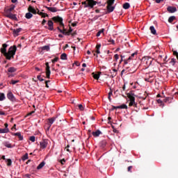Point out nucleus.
Returning a JSON list of instances; mask_svg holds the SVG:
<instances>
[{
    "instance_id": "1",
    "label": "nucleus",
    "mask_w": 178,
    "mask_h": 178,
    "mask_svg": "<svg viewBox=\"0 0 178 178\" xmlns=\"http://www.w3.org/2000/svg\"><path fill=\"white\" fill-rule=\"evenodd\" d=\"M6 48H8V44H6V43L3 44L2 47L0 49V52L6 56V58L8 59V60H10L16 54L17 47H16V46L10 47L8 52H6Z\"/></svg>"
},
{
    "instance_id": "2",
    "label": "nucleus",
    "mask_w": 178,
    "mask_h": 178,
    "mask_svg": "<svg viewBox=\"0 0 178 178\" xmlns=\"http://www.w3.org/2000/svg\"><path fill=\"white\" fill-rule=\"evenodd\" d=\"M127 95L129 99V106H134V108H137V103L136 102V97H134V94L127 93Z\"/></svg>"
},
{
    "instance_id": "3",
    "label": "nucleus",
    "mask_w": 178,
    "mask_h": 178,
    "mask_svg": "<svg viewBox=\"0 0 178 178\" xmlns=\"http://www.w3.org/2000/svg\"><path fill=\"white\" fill-rule=\"evenodd\" d=\"M52 20L54 23H59L60 27H64L63 18L59 16H56V17H53Z\"/></svg>"
},
{
    "instance_id": "4",
    "label": "nucleus",
    "mask_w": 178,
    "mask_h": 178,
    "mask_svg": "<svg viewBox=\"0 0 178 178\" xmlns=\"http://www.w3.org/2000/svg\"><path fill=\"white\" fill-rule=\"evenodd\" d=\"M86 2H88V6H84V8H90V9H92L98 3V2L94 0H86Z\"/></svg>"
},
{
    "instance_id": "5",
    "label": "nucleus",
    "mask_w": 178,
    "mask_h": 178,
    "mask_svg": "<svg viewBox=\"0 0 178 178\" xmlns=\"http://www.w3.org/2000/svg\"><path fill=\"white\" fill-rule=\"evenodd\" d=\"M51 67H49V63H46V77L47 79H51Z\"/></svg>"
},
{
    "instance_id": "6",
    "label": "nucleus",
    "mask_w": 178,
    "mask_h": 178,
    "mask_svg": "<svg viewBox=\"0 0 178 178\" xmlns=\"http://www.w3.org/2000/svg\"><path fill=\"white\" fill-rule=\"evenodd\" d=\"M40 148L42 149H45L47 147H48V140L47 139H43L40 143Z\"/></svg>"
},
{
    "instance_id": "7",
    "label": "nucleus",
    "mask_w": 178,
    "mask_h": 178,
    "mask_svg": "<svg viewBox=\"0 0 178 178\" xmlns=\"http://www.w3.org/2000/svg\"><path fill=\"white\" fill-rule=\"evenodd\" d=\"M7 98L10 99L12 102H15L16 101V98L15 97V95H13V93L10 91H9L7 94Z\"/></svg>"
},
{
    "instance_id": "8",
    "label": "nucleus",
    "mask_w": 178,
    "mask_h": 178,
    "mask_svg": "<svg viewBox=\"0 0 178 178\" xmlns=\"http://www.w3.org/2000/svg\"><path fill=\"white\" fill-rule=\"evenodd\" d=\"M56 120V117L50 118L47 120V124L49 126L48 129L51 128V126L54 124V122Z\"/></svg>"
},
{
    "instance_id": "9",
    "label": "nucleus",
    "mask_w": 178,
    "mask_h": 178,
    "mask_svg": "<svg viewBox=\"0 0 178 178\" xmlns=\"http://www.w3.org/2000/svg\"><path fill=\"white\" fill-rule=\"evenodd\" d=\"M124 72H129V73H136V72H137V68L134 67V69L132 70L131 69L129 70V67H127L126 69H124L122 70L121 74H123V73H124Z\"/></svg>"
},
{
    "instance_id": "10",
    "label": "nucleus",
    "mask_w": 178,
    "mask_h": 178,
    "mask_svg": "<svg viewBox=\"0 0 178 178\" xmlns=\"http://www.w3.org/2000/svg\"><path fill=\"white\" fill-rule=\"evenodd\" d=\"M136 55H137V52H135V53L132 54L131 55V56H129L128 58V59L124 60V65H127V63H129V62H130V60H132L133 58H134V56H136Z\"/></svg>"
},
{
    "instance_id": "11",
    "label": "nucleus",
    "mask_w": 178,
    "mask_h": 178,
    "mask_svg": "<svg viewBox=\"0 0 178 178\" xmlns=\"http://www.w3.org/2000/svg\"><path fill=\"white\" fill-rule=\"evenodd\" d=\"M113 4H107L106 9L107 12L106 13H111V12H113L115 10V7L112 6Z\"/></svg>"
},
{
    "instance_id": "12",
    "label": "nucleus",
    "mask_w": 178,
    "mask_h": 178,
    "mask_svg": "<svg viewBox=\"0 0 178 178\" xmlns=\"http://www.w3.org/2000/svg\"><path fill=\"white\" fill-rule=\"evenodd\" d=\"M145 59L147 67H149V66L152 65V58L149 57H146Z\"/></svg>"
},
{
    "instance_id": "13",
    "label": "nucleus",
    "mask_w": 178,
    "mask_h": 178,
    "mask_svg": "<svg viewBox=\"0 0 178 178\" xmlns=\"http://www.w3.org/2000/svg\"><path fill=\"white\" fill-rule=\"evenodd\" d=\"M167 10L169 12V13H175V12H177V8L173 6H168L167 8Z\"/></svg>"
},
{
    "instance_id": "14",
    "label": "nucleus",
    "mask_w": 178,
    "mask_h": 178,
    "mask_svg": "<svg viewBox=\"0 0 178 178\" xmlns=\"http://www.w3.org/2000/svg\"><path fill=\"white\" fill-rule=\"evenodd\" d=\"M47 24L49 26L48 30L50 31H54V22H52V20H49Z\"/></svg>"
},
{
    "instance_id": "15",
    "label": "nucleus",
    "mask_w": 178,
    "mask_h": 178,
    "mask_svg": "<svg viewBox=\"0 0 178 178\" xmlns=\"http://www.w3.org/2000/svg\"><path fill=\"white\" fill-rule=\"evenodd\" d=\"M46 9H47V10H49V12H52L53 13H56V12L58 11V8H56V7H48V6H45Z\"/></svg>"
},
{
    "instance_id": "16",
    "label": "nucleus",
    "mask_w": 178,
    "mask_h": 178,
    "mask_svg": "<svg viewBox=\"0 0 178 178\" xmlns=\"http://www.w3.org/2000/svg\"><path fill=\"white\" fill-rule=\"evenodd\" d=\"M28 11L30 13H33V15H37V10H35V8L31 6H29V8H28Z\"/></svg>"
},
{
    "instance_id": "17",
    "label": "nucleus",
    "mask_w": 178,
    "mask_h": 178,
    "mask_svg": "<svg viewBox=\"0 0 178 178\" xmlns=\"http://www.w3.org/2000/svg\"><path fill=\"white\" fill-rule=\"evenodd\" d=\"M173 100V97H167L165 99H163V102L171 104L172 101Z\"/></svg>"
},
{
    "instance_id": "18",
    "label": "nucleus",
    "mask_w": 178,
    "mask_h": 178,
    "mask_svg": "<svg viewBox=\"0 0 178 178\" xmlns=\"http://www.w3.org/2000/svg\"><path fill=\"white\" fill-rule=\"evenodd\" d=\"M13 136H15L18 137V138L20 141H22V140H23V136H22V133H20V132L13 133Z\"/></svg>"
},
{
    "instance_id": "19",
    "label": "nucleus",
    "mask_w": 178,
    "mask_h": 178,
    "mask_svg": "<svg viewBox=\"0 0 178 178\" xmlns=\"http://www.w3.org/2000/svg\"><path fill=\"white\" fill-rule=\"evenodd\" d=\"M20 31H22V28L14 29L13 34H14L15 37H17V35H19V33H20Z\"/></svg>"
},
{
    "instance_id": "20",
    "label": "nucleus",
    "mask_w": 178,
    "mask_h": 178,
    "mask_svg": "<svg viewBox=\"0 0 178 178\" xmlns=\"http://www.w3.org/2000/svg\"><path fill=\"white\" fill-rule=\"evenodd\" d=\"M92 134L93 137H99V135L102 134V132H101V131H99V130H97L95 132L93 131L92 133Z\"/></svg>"
},
{
    "instance_id": "21",
    "label": "nucleus",
    "mask_w": 178,
    "mask_h": 178,
    "mask_svg": "<svg viewBox=\"0 0 178 178\" xmlns=\"http://www.w3.org/2000/svg\"><path fill=\"white\" fill-rule=\"evenodd\" d=\"M149 30H150L152 34H153L154 35H156V30L155 29V27H154V26H151L149 27Z\"/></svg>"
},
{
    "instance_id": "22",
    "label": "nucleus",
    "mask_w": 178,
    "mask_h": 178,
    "mask_svg": "<svg viewBox=\"0 0 178 178\" xmlns=\"http://www.w3.org/2000/svg\"><path fill=\"white\" fill-rule=\"evenodd\" d=\"M17 69H16L15 67H9L8 69V73H15V72H17Z\"/></svg>"
},
{
    "instance_id": "23",
    "label": "nucleus",
    "mask_w": 178,
    "mask_h": 178,
    "mask_svg": "<svg viewBox=\"0 0 178 178\" xmlns=\"http://www.w3.org/2000/svg\"><path fill=\"white\" fill-rule=\"evenodd\" d=\"M7 13V17H8L9 19H15L16 18V15L12 14V13Z\"/></svg>"
},
{
    "instance_id": "24",
    "label": "nucleus",
    "mask_w": 178,
    "mask_h": 178,
    "mask_svg": "<svg viewBox=\"0 0 178 178\" xmlns=\"http://www.w3.org/2000/svg\"><path fill=\"white\" fill-rule=\"evenodd\" d=\"M45 166V163L44 161L41 162L37 167L38 170H40V169H42Z\"/></svg>"
},
{
    "instance_id": "25",
    "label": "nucleus",
    "mask_w": 178,
    "mask_h": 178,
    "mask_svg": "<svg viewBox=\"0 0 178 178\" xmlns=\"http://www.w3.org/2000/svg\"><path fill=\"white\" fill-rule=\"evenodd\" d=\"M106 140H102L100 142V147H102V148H105V147H106Z\"/></svg>"
},
{
    "instance_id": "26",
    "label": "nucleus",
    "mask_w": 178,
    "mask_h": 178,
    "mask_svg": "<svg viewBox=\"0 0 178 178\" xmlns=\"http://www.w3.org/2000/svg\"><path fill=\"white\" fill-rule=\"evenodd\" d=\"M3 144L7 148H12V144L9 143V142H3Z\"/></svg>"
},
{
    "instance_id": "27",
    "label": "nucleus",
    "mask_w": 178,
    "mask_h": 178,
    "mask_svg": "<svg viewBox=\"0 0 178 178\" xmlns=\"http://www.w3.org/2000/svg\"><path fill=\"white\" fill-rule=\"evenodd\" d=\"M14 10H15V5H12V6H10V8H8V9L6 10V13H11V12L13 11Z\"/></svg>"
},
{
    "instance_id": "28",
    "label": "nucleus",
    "mask_w": 178,
    "mask_h": 178,
    "mask_svg": "<svg viewBox=\"0 0 178 178\" xmlns=\"http://www.w3.org/2000/svg\"><path fill=\"white\" fill-rule=\"evenodd\" d=\"M60 59H62V60H66V59H67V55L65 53L62 54L60 56Z\"/></svg>"
},
{
    "instance_id": "29",
    "label": "nucleus",
    "mask_w": 178,
    "mask_h": 178,
    "mask_svg": "<svg viewBox=\"0 0 178 178\" xmlns=\"http://www.w3.org/2000/svg\"><path fill=\"white\" fill-rule=\"evenodd\" d=\"M92 74L95 80H98L99 79V74H95V72H92Z\"/></svg>"
},
{
    "instance_id": "30",
    "label": "nucleus",
    "mask_w": 178,
    "mask_h": 178,
    "mask_svg": "<svg viewBox=\"0 0 178 178\" xmlns=\"http://www.w3.org/2000/svg\"><path fill=\"white\" fill-rule=\"evenodd\" d=\"M25 17L26 19H31V17H33V14H31V13H27L26 15H25Z\"/></svg>"
},
{
    "instance_id": "31",
    "label": "nucleus",
    "mask_w": 178,
    "mask_h": 178,
    "mask_svg": "<svg viewBox=\"0 0 178 178\" xmlns=\"http://www.w3.org/2000/svg\"><path fill=\"white\" fill-rule=\"evenodd\" d=\"M104 31H105V29H102L100 31H99L97 33L96 36H97V37H99V35H101V34H104Z\"/></svg>"
},
{
    "instance_id": "32",
    "label": "nucleus",
    "mask_w": 178,
    "mask_h": 178,
    "mask_svg": "<svg viewBox=\"0 0 178 178\" xmlns=\"http://www.w3.org/2000/svg\"><path fill=\"white\" fill-rule=\"evenodd\" d=\"M118 109H127V105L122 104L121 106H118Z\"/></svg>"
},
{
    "instance_id": "33",
    "label": "nucleus",
    "mask_w": 178,
    "mask_h": 178,
    "mask_svg": "<svg viewBox=\"0 0 178 178\" xmlns=\"http://www.w3.org/2000/svg\"><path fill=\"white\" fill-rule=\"evenodd\" d=\"M6 162L7 163V166H12V159H6Z\"/></svg>"
},
{
    "instance_id": "34",
    "label": "nucleus",
    "mask_w": 178,
    "mask_h": 178,
    "mask_svg": "<svg viewBox=\"0 0 178 178\" xmlns=\"http://www.w3.org/2000/svg\"><path fill=\"white\" fill-rule=\"evenodd\" d=\"M176 62H177V60H176L175 58H172L171 60L170 61V64L172 65V66H175Z\"/></svg>"
},
{
    "instance_id": "35",
    "label": "nucleus",
    "mask_w": 178,
    "mask_h": 178,
    "mask_svg": "<svg viewBox=\"0 0 178 178\" xmlns=\"http://www.w3.org/2000/svg\"><path fill=\"white\" fill-rule=\"evenodd\" d=\"M176 19V17L175 16H171L168 18V22L169 23H172L173 20H175Z\"/></svg>"
},
{
    "instance_id": "36",
    "label": "nucleus",
    "mask_w": 178,
    "mask_h": 178,
    "mask_svg": "<svg viewBox=\"0 0 178 178\" xmlns=\"http://www.w3.org/2000/svg\"><path fill=\"white\" fill-rule=\"evenodd\" d=\"M22 161L29 159V154L26 153L24 156H22Z\"/></svg>"
},
{
    "instance_id": "37",
    "label": "nucleus",
    "mask_w": 178,
    "mask_h": 178,
    "mask_svg": "<svg viewBox=\"0 0 178 178\" xmlns=\"http://www.w3.org/2000/svg\"><path fill=\"white\" fill-rule=\"evenodd\" d=\"M158 104H160V106L163 108L165 106V104H163V101L161 100V99H157Z\"/></svg>"
},
{
    "instance_id": "38",
    "label": "nucleus",
    "mask_w": 178,
    "mask_h": 178,
    "mask_svg": "<svg viewBox=\"0 0 178 178\" xmlns=\"http://www.w3.org/2000/svg\"><path fill=\"white\" fill-rule=\"evenodd\" d=\"M124 9H129L130 8V3H125L123 4Z\"/></svg>"
},
{
    "instance_id": "39",
    "label": "nucleus",
    "mask_w": 178,
    "mask_h": 178,
    "mask_svg": "<svg viewBox=\"0 0 178 178\" xmlns=\"http://www.w3.org/2000/svg\"><path fill=\"white\" fill-rule=\"evenodd\" d=\"M105 3H107V5H113V3H115V0H107Z\"/></svg>"
},
{
    "instance_id": "40",
    "label": "nucleus",
    "mask_w": 178,
    "mask_h": 178,
    "mask_svg": "<svg viewBox=\"0 0 178 178\" xmlns=\"http://www.w3.org/2000/svg\"><path fill=\"white\" fill-rule=\"evenodd\" d=\"M49 49H50V48H49V46H48V45L43 46L42 47V51H49Z\"/></svg>"
},
{
    "instance_id": "41",
    "label": "nucleus",
    "mask_w": 178,
    "mask_h": 178,
    "mask_svg": "<svg viewBox=\"0 0 178 178\" xmlns=\"http://www.w3.org/2000/svg\"><path fill=\"white\" fill-rule=\"evenodd\" d=\"M5 99V94L0 92V101H3Z\"/></svg>"
},
{
    "instance_id": "42",
    "label": "nucleus",
    "mask_w": 178,
    "mask_h": 178,
    "mask_svg": "<svg viewBox=\"0 0 178 178\" xmlns=\"http://www.w3.org/2000/svg\"><path fill=\"white\" fill-rule=\"evenodd\" d=\"M4 126H5L4 130L7 131V133H9V128H8V126L9 125L8 124V123H5Z\"/></svg>"
},
{
    "instance_id": "43",
    "label": "nucleus",
    "mask_w": 178,
    "mask_h": 178,
    "mask_svg": "<svg viewBox=\"0 0 178 178\" xmlns=\"http://www.w3.org/2000/svg\"><path fill=\"white\" fill-rule=\"evenodd\" d=\"M30 141H32V143H34L35 141V136H33L29 138Z\"/></svg>"
},
{
    "instance_id": "44",
    "label": "nucleus",
    "mask_w": 178,
    "mask_h": 178,
    "mask_svg": "<svg viewBox=\"0 0 178 178\" xmlns=\"http://www.w3.org/2000/svg\"><path fill=\"white\" fill-rule=\"evenodd\" d=\"M63 28L62 30H60V33H62V34H63V32L65 31V33H66L67 31L66 30V29H65V25L64 26H61Z\"/></svg>"
},
{
    "instance_id": "45",
    "label": "nucleus",
    "mask_w": 178,
    "mask_h": 178,
    "mask_svg": "<svg viewBox=\"0 0 178 178\" xmlns=\"http://www.w3.org/2000/svg\"><path fill=\"white\" fill-rule=\"evenodd\" d=\"M17 83H19V80H17V81L11 80V82L10 83L15 85V84H17Z\"/></svg>"
},
{
    "instance_id": "46",
    "label": "nucleus",
    "mask_w": 178,
    "mask_h": 178,
    "mask_svg": "<svg viewBox=\"0 0 178 178\" xmlns=\"http://www.w3.org/2000/svg\"><path fill=\"white\" fill-rule=\"evenodd\" d=\"M58 60H59V58L56 57L54 59L51 60V62H52V63H55V62H58Z\"/></svg>"
},
{
    "instance_id": "47",
    "label": "nucleus",
    "mask_w": 178,
    "mask_h": 178,
    "mask_svg": "<svg viewBox=\"0 0 178 178\" xmlns=\"http://www.w3.org/2000/svg\"><path fill=\"white\" fill-rule=\"evenodd\" d=\"M37 79L39 81H44V79L41 78V75H38Z\"/></svg>"
},
{
    "instance_id": "48",
    "label": "nucleus",
    "mask_w": 178,
    "mask_h": 178,
    "mask_svg": "<svg viewBox=\"0 0 178 178\" xmlns=\"http://www.w3.org/2000/svg\"><path fill=\"white\" fill-rule=\"evenodd\" d=\"M33 113H35V109L34 111H31L30 113H29L26 116H31V115H33Z\"/></svg>"
},
{
    "instance_id": "49",
    "label": "nucleus",
    "mask_w": 178,
    "mask_h": 178,
    "mask_svg": "<svg viewBox=\"0 0 178 178\" xmlns=\"http://www.w3.org/2000/svg\"><path fill=\"white\" fill-rule=\"evenodd\" d=\"M3 133H8L6 129H0V134H3Z\"/></svg>"
},
{
    "instance_id": "50",
    "label": "nucleus",
    "mask_w": 178,
    "mask_h": 178,
    "mask_svg": "<svg viewBox=\"0 0 178 178\" xmlns=\"http://www.w3.org/2000/svg\"><path fill=\"white\" fill-rule=\"evenodd\" d=\"M82 5H84V6H88V2H87V0H86L85 1H83L81 3Z\"/></svg>"
},
{
    "instance_id": "51",
    "label": "nucleus",
    "mask_w": 178,
    "mask_h": 178,
    "mask_svg": "<svg viewBox=\"0 0 178 178\" xmlns=\"http://www.w3.org/2000/svg\"><path fill=\"white\" fill-rule=\"evenodd\" d=\"M50 82H51V81H49V80L45 81V85H46L47 88H49V86H48V83Z\"/></svg>"
},
{
    "instance_id": "52",
    "label": "nucleus",
    "mask_w": 178,
    "mask_h": 178,
    "mask_svg": "<svg viewBox=\"0 0 178 178\" xmlns=\"http://www.w3.org/2000/svg\"><path fill=\"white\" fill-rule=\"evenodd\" d=\"M63 34L64 35H70V34H71V33L70 32H69V31H67V32H63Z\"/></svg>"
},
{
    "instance_id": "53",
    "label": "nucleus",
    "mask_w": 178,
    "mask_h": 178,
    "mask_svg": "<svg viewBox=\"0 0 178 178\" xmlns=\"http://www.w3.org/2000/svg\"><path fill=\"white\" fill-rule=\"evenodd\" d=\"M79 108L80 109V111H83L84 107H83V104H79Z\"/></svg>"
},
{
    "instance_id": "54",
    "label": "nucleus",
    "mask_w": 178,
    "mask_h": 178,
    "mask_svg": "<svg viewBox=\"0 0 178 178\" xmlns=\"http://www.w3.org/2000/svg\"><path fill=\"white\" fill-rule=\"evenodd\" d=\"M114 58L115 59V61L118 62V59H119V55L118 54H115Z\"/></svg>"
},
{
    "instance_id": "55",
    "label": "nucleus",
    "mask_w": 178,
    "mask_h": 178,
    "mask_svg": "<svg viewBox=\"0 0 178 178\" xmlns=\"http://www.w3.org/2000/svg\"><path fill=\"white\" fill-rule=\"evenodd\" d=\"M132 169H133V166L130 165V166L128 167L127 170H128V172H131Z\"/></svg>"
},
{
    "instance_id": "56",
    "label": "nucleus",
    "mask_w": 178,
    "mask_h": 178,
    "mask_svg": "<svg viewBox=\"0 0 178 178\" xmlns=\"http://www.w3.org/2000/svg\"><path fill=\"white\" fill-rule=\"evenodd\" d=\"M39 15H40V16H42L43 15H46V16H47V17H48V14H47V13H42V12H40V13H39Z\"/></svg>"
},
{
    "instance_id": "57",
    "label": "nucleus",
    "mask_w": 178,
    "mask_h": 178,
    "mask_svg": "<svg viewBox=\"0 0 178 178\" xmlns=\"http://www.w3.org/2000/svg\"><path fill=\"white\" fill-rule=\"evenodd\" d=\"M60 162L61 165H64L65 163L66 162V161L65 160V159H63L62 160H60Z\"/></svg>"
},
{
    "instance_id": "58",
    "label": "nucleus",
    "mask_w": 178,
    "mask_h": 178,
    "mask_svg": "<svg viewBox=\"0 0 178 178\" xmlns=\"http://www.w3.org/2000/svg\"><path fill=\"white\" fill-rule=\"evenodd\" d=\"M72 27H76V26H77V22H73L72 24Z\"/></svg>"
},
{
    "instance_id": "59",
    "label": "nucleus",
    "mask_w": 178,
    "mask_h": 178,
    "mask_svg": "<svg viewBox=\"0 0 178 178\" xmlns=\"http://www.w3.org/2000/svg\"><path fill=\"white\" fill-rule=\"evenodd\" d=\"M101 48V44H98L96 45V49H99Z\"/></svg>"
},
{
    "instance_id": "60",
    "label": "nucleus",
    "mask_w": 178,
    "mask_h": 178,
    "mask_svg": "<svg viewBox=\"0 0 178 178\" xmlns=\"http://www.w3.org/2000/svg\"><path fill=\"white\" fill-rule=\"evenodd\" d=\"M123 58H124V56H121V60H120V63H122V62H124V60H123Z\"/></svg>"
},
{
    "instance_id": "61",
    "label": "nucleus",
    "mask_w": 178,
    "mask_h": 178,
    "mask_svg": "<svg viewBox=\"0 0 178 178\" xmlns=\"http://www.w3.org/2000/svg\"><path fill=\"white\" fill-rule=\"evenodd\" d=\"M0 115H6V113H5V112H3L2 111H0Z\"/></svg>"
},
{
    "instance_id": "62",
    "label": "nucleus",
    "mask_w": 178,
    "mask_h": 178,
    "mask_svg": "<svg viewBox=\"0 0 178 178\" xmlns=\"http://www.w3.org/2000/svg\"><path fill=\"white\" fill-rule=\"evenodd\" d=\"M45 23H47V20L43 19L42 22V26H44L45 24Z\"/></svg>"
},
{
    "instance_id": "63",
    "label": "nucleus",
    "mask_w": 178,
    "mask_h": 178,
    "mask_svg": "<svg viewBox=\"0 0 178 178\" xmlns=\"http://www.w3.org/2000/svg\"><path fill=\"white\" fill-rule=\"evenodd\" d=\"M156 1V3H161V2H162V1L163 0H155Z\"/></svg>"
},
{
    "instance_id": "64",
    "label": "nucleus",
    "mask_w": 178,
    "mask_h": 178,
    "mask_svg": "<svg viewBox=\"0 0 178 178\" xmlns=\"http://www.w3.org/2000/svg\"><path fill=\"white\" fill-rule=\"evenodd\" d=\"M109 42H111L113 44H115V40L111 39V40H110Z\"/></svg>"
}]
</instances>
